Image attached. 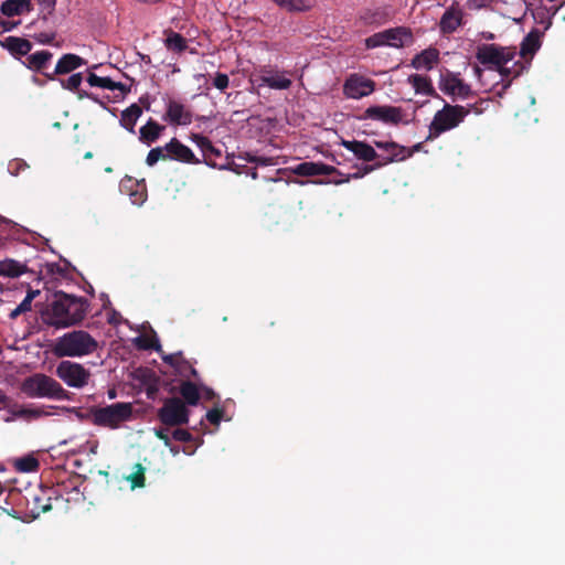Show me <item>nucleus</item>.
I'll list each match as a JSON object with an SVG mask.
<instances>
[{"label":"nucleus","instance_id":"nucleus-53","mask_svg":"<svg viewBox=\"0 0 565 565\" xmlns=\"http://www.w3.org/2000/svg\"><path fill=\"white\" fill-rule=\"evenodd\" d=\"M140 348L145 350L153 349L156 351H159L161 347L157 339H145L141 340Z\"/></svg>","mask_w":565,"mask_h":565},{"label":"nucleus","instance_id":"nucleus-44","mask_svg":"<svg viewBox=\"0 0 565 565\" xmlns=\"http://www.w3.org/2000/svg\"><path fill=\"white\" fill-rule=\"evenodd\" d=\"M383 45H387L385 31L375 33L365 40V46L367 49H375Z\"/></svg>","mask_w":565,"mask_h":565},{"label":"nucleus","instance_id":"nucleus-57","mask_svg":"<svg viewBox=\"0 0 565 565\" xmlns=\"http://www.w3.org/2000/svg\"><path fill=\"white\" fill-rule=\"evenodd\" d=\"M422 148H423V143L422 142H418V143L414 145L412 148H406L404 160L409 158V157H412L415 152L420 151Z\"/></svg>","mask_w":565,"mask_h":565},{"label":"nucleus","instance_id":"nucleus-61","mask_svg":"<svg viewBox=\"0 0 565 565\" xmlns=\"http://www.w3.org/2000/svg\"><path fill=\"white\" fill-rule=\"evenodd\" d=\"M31 306H32V301L24 298L21 303L19 305L20 309L23 310V312H28V311H31Z\"/></svg>","mask_w":565,"mask_h":565},{"label":"nucleus","instance_id":"nucleus-21","mask_svg":"<svg viewBox=\"0 0 565 565\" xmlns=\"http://www.w3.org/2000/svg\"><path fill=\"white\" fill-rule=\"evenodd\" d=\"M462 23V11L454 6L441 15L439 28L441 33L449 34L455 32Z\"/></svg>","mask_w":565,"mask_h":565},{"label":"nucleus","instance_id":"nucleus-3","mask_svg":"<svg viewBox=\"0 0 565 565\" xmlns=\"http://www.w3.org/2000/svg\"><path fill=\"white\" fill-rule=\"evenodd\" d=\"M21 392L30 398L70 399V392L44 373H34L25 377L21 383Z\"/></svg>","mask_w":565,"mask_h":565},{"label":"nucleus","instance_id":"nucleus-13","mask_svg":"<svg viewBox=\"0 0 565 565\" xmlns=\"http://www.w3.org/2000/svg\"><path fill=\"white\" fill-rule=\"evenodd\" d=\"M375 89V82L358 74L350 75L343 85V93L347 97L360 99L369 96Z\"/></svg>","mask_w":565,"mask_h":565},{"label":"nucleus","instance_id":"nucleus-16","mask_svg":"<svg viewBox=\"0 0 565 565\" xmlns=\"http://www.w3.org/2000/svg\"><path fill=\"white\" fill-rule=\"evenodd\" d=\"M163 119L175 126H188L192 122L193 115L183 104L170 99Z\"/></svg>","mask_w":565,"mask_h":565},{"label":"nucleus","instance_id":"nucleus-27","mask_svg":"<svg viewBox=\"0 0 565 565\" xmlns=\"http://www.w3.org/2000/svg\"><path fill=\"white\" fill-rule=\"evenodd\" d=\"M439 60V52L436 49L429 47L416 54L412 60V66L416 70H431Z\"/></svg>","mask_w":565,"mask_h":565},{"label":"nucleus","instance_id":"nucleus-64","mask_svg":"<svg viewBox=\"0 0 565 565\" xmlns=\"http://www.w3.org/2000/svg\"><path fill=\"white\" fill-rule=\"evenodd\" d=\"M170 448V451L173 456L178 455L180 452V449L178 446H173L171 443H170V446H168Z\"/></svg>","mask_w":565,"mask_h":565},{"label":"nucleus","instance_id":"nucleus-47","mask_svg":"<svg viewBox=\"0 0 565 565\" xmlns=\"http://www.w3.org/2000/svg\"><path fill=\"white\" fill-rule=\"evenodd\" d=\"M213 85L215 88L223 92L228 87L230 78L226 74L218 72L215 74V76L213 78Z\"/></svg>","mask_w":565,"mask_h":565},{"label":"nucleus","instance_id":"nucleus-26","mask_svg":"<svg viewBox=\"0 0 565 565\" xmlns=\"http://www.w3.org/2000/svg\"><path fill=\"white\" fill-rule=\"evenodd\" d=\"M263 84L273 89H288L292 82L285 76L284 72L264 71L260 75Z\"/></svg>","mask_w":565,"mask_h":565},{"label":"nucleus","instance_id":"nucleus-59","mask_svg":"<svg viewBox=\"0 0 565 565\" xmlns=\"http://www.w3.org/2000/svg\"><path fill=\"white\" fill-rule=\"evenodd\" d=\"M130 196L135 198L134 203H142L146 199L145 192H131Z\"/></svg>","mask_w":565,"mask_h":565},{"label":"nucleus","instance_id":"nucleus-46","mask_svg":"<svg viewBox=\"0 0 565 565\" xmlns=\"http://www.w3.org/2000/svg\"><path fill=\"white\" fill-rule=\"evenodd\" d=\"M223 415L224 411L222 408L214 407L206 413L205 417L212 425L218 426Z\"/></svg>","mask_w":565,"mask_h":565},{"label":"nucleus","instance_id":"nucleus-10","mask_svg":"<svg viewBox=\"0 0 565 565\" xmlns=\"http://www.w3.org/2000/svg\"><path fill=\"white\" fill-rule=\"evenodd\" d=\"M190 139L202 151L204 159L201 161L204 162L206 166L218 169L228 168L236 173H241V171L235 168L236 163L234 161L227 162L226 164L216 162V159L221 158L222 151L221 149L214 147L212 141L207 137L200 134H191Z\"/></svg>","mask_w":565,"mask_h":565},{"label":"nucleus","instance_id":"nucleus-41","mask_svg":"<svg viewBox=\"0 0 565 565\" xmlns=\"http://www.w3.org/2000/svg\"><path fill=\"white\" fill-rule=\"evenodd\" d=\"M502 77H518L520 76L523 71L525 70V66L521 62H516L512 67L505 66V64H502L501 67L495 68Z\"/></svg>","mask_w":565,"mask_h":565},{"label":"nucleus","instance_id":"nucleus-19","mask_svg":"<svg viewBox=\"0 0 565 565\" xmlns=\"http://www.w3.org/2000/svg\"><path fill=\"white\" fill-rule=\"evenodd\" d=\"M0 45L8 50L14 57L25 56L32 50V43L29 40L12 35L0 41Z\"/></svg>","mask_w":565,"mask_h":565},{"label":"nucleus","instance_id":"nucleus-49","mask_svg":"<svg viewBox=\"0 0 565 565\" xmlns=\"http://www.w3.org/2000/svg\"><path fill=\"white\" fill-rule=\"evenodd\" d=\"M181 367H182L183 373H184V374H181L182 376H191L194 380H199V372L186 360H184V359L182 360Z\"/></svg>","mask_w":565,"mask_h":565},{"label":"nucleus","instance_id":"nucleus-29","mask_svg":"<svg viewBox=\"0 0 565 565\" xmlns=\"http://www.w3.org/2000/svg\"><path fill=\"white\" fill-rule=\"evenodd\" d=\"M408 83L413 86L417 94H424L426 96L438 97L435 88L433 87L431 81L429 77L413 74L408 77Z\"/></svg>","mask_w":565,"mask_h":565},{"label":"nucleus","instance_id":"nucleus-34","mask_svg":"<svg viewBox=\"0 0 565 565\" xmlns=\"http://www.w3.org/2000/svg\"><path fill=\"white\" fill-rule=\"evenodd\" d=\"M52 53L49 51H38L28 56V67L34 71H42L47 62L52 58Z\"/></svg>","mask_w":565,"mask_h":565},{"label":"nucleus","instance_id":"nucleus-58","mask_svg":"<svg viewBox=\"0 0 565 565\" xmlns=\"http://www.w3.org/2000/svg\"><path fill=\"white\" fill-rule=\"evenodd\" d=\"M10 397H8L1 390H0V409L1 408H9L10 407Z\"/></svg>","mask_w":565,"mask_h":565},{"label":"nucleus","instance_id":"nucleus-52","mask_svg":"<svg viewBox=\"0 0 565 565\" xmlns=\"http://www.w3.org/2000/svg\"><path fill=\"white\" fill-rule=\"evenodd\" d=\"M20 23H21V21H10V20H6V19L0 17V28L2 29V32L12 31Z\"/></svg>","mask_w":565,"mask_h":565},{"label":"nucleus","instance_id":"nucleus-39","mask_svg":"<svg viewBox=\"0 0 565 565\" xmlns=\"http://www.w3.org/2000/svg\"><path fill=\"white\" fill-rule=\"evenodd\" d=\"M134 468L135 471L127 477V480L131 483V489L145 487V467L140 462H137Z\"/></svg>","mask_w":565,"mask_h":565},{"label":"nucleus","instance_id":"nucleus-18","mask_svg":"<svg viewBox=\"0 0 565 565\" xmlns=\"http://www.w3.org/2000/svg\"><path fill=\"white\" fill-rule=\"evenodd\" d=\"M341 145L347 150L351 151L356 159L364 162H375L379 158V153L375 151V149L365 141L342 139Z\"/></svg>","mask_w":565,"mask_h":565},{"label":"nucleus","instance_id":"nucleus-43","mask_svg":"<svg viewBox=\"0 0 565 565\" xmlns=\"http://www.w3.org/2000/svg\"><path fill=\"white\" fill-rule=\"evenodd\" d=\"M87 83L90 86H94V87H100V88L109 89V87L111 85V78H109V77H99L95 73L90 72V73H88V76H87Z\"/></svg>","mask_w":565,"mask_h":565},{"label":"nucleus","instance_id":"nucleus-50","mask_svg":"<svg viewBox=\"0 0 565 565\" xmlns=\"http://www.w3.org/2000/svg\"><path fill=\"white\" fill-rule=\"evenodd\" d=\"M200 394L205 401L212 402L218 399L217 394L209 386L200 385Z\"/></svg>","mask_w":565,"mask_h":565},{"label":"nucleus","instance_id":"nucleus-24","mask_svg":"<svg viewBox=\"0 0 565 565\" xmlns=\"http://www.w3.org/2000/svg\"><path fill=\"white\" fill-rule=\"evenodd\" d=\"M388 46L402 47L413 41L412 32L403 26L385 30Z\"/></svg>","mask_w":565,"mask_h":565},{"label":"nucleus","instance_id":"nucleus-37","mask_svg":"<svg viewBox=\"0 0 565 565\" xmlns=\"http://www.w3.org/2000/svg\"><path fill=\"white\" fill-rule=\"evenodd\" d=\"M39 460L33 456H24L15 460L14 467L20 472H33L39 469Z\"/></svg>","mask_w":565,"mask_h":565},{"label":"nucleus","instance_id":"nucleus-11","mask_svg":"<svg viewBox=\"0 0 565 565\" xmlns=\"http://www.w3.org/2000/svg\"><path fill=\"white\" fill-rule=\"evenodd\" d=\"M404 110L401 107L375 105L367 107L364 110L362 118L381 121L385 125L397 126L402 122H408V120H404Z\"/></svg>","mask_w":565,"mask_h":565},{"label":"nucleus","instance_id":"nucleus-4","mask_svg":"<svg viewBox=\"0 0 565 565\" xmlns=\"http://www.w3.org/2000/svg\"><path fill=\"white\" fill-rule=\"evenodd\" d=\"M469 114L470 109L467 107L446 103L440 110L435 113L426 141L434 140L441 134L458 127Z\"/></svg>","mask_w":565,"mask_h":565},{"label":"nucleus","instance_id":"nucleus-14","mask_svg":"<svg viewBox=\"0 0 565 565\" xmlns=\"http://www.w3.org/2000/svg\"><path fill=\"white\" fill-rule=\"evenodd\" d=\"M49 492V489L39 488L38 490L30 491L29 497H25L29 509L28 515L33 520L52 509L51 495Z\"/></svg>","mask_w":565,"mask_h":565},{"label":"nucleus","instance_id":"nucleus-63","mask_svg":"<svg viewBox=\"0 0 565 565\" xmlns=\"http://www.w3.org/2000/svg\"><path fill=\"white\" fill-rule=\"evenodd\" d=\"M24 313L22 309H20V307L18 306L15 309H13L9 317L10 319H17L20 315Z\"/></svg>","mask_w":565,"mask_h":565},{"label":"nucleus","instance_id":"nucleus-45","mask_svg":"<svg viewBox=\"0 0 565 565\" xmlns=\"http://www.w3.org/2000/svg\"><path fill=\"white\" fill-rule=\"evenodd\" d=\"M162 360L164 363L173 366L179 374H184L183 370L181 367V362L183 360L181 352L177 353V354H169V355L162 356Z\"/></svg>","mask_w":565,"mask_h":565},{"label":"nucleus","instance_id":"nucleus-9","mask_svg":"<svg viewBox=\"0 0 565 565\" xmlns=\"http://www.w3.org/2000/svg\"><path fill=\"white\" fill-rule=\"evenodd\" d=\"M55 374L67 386L74 388H83L88 384L90 379L89 370L85 369L82 364L70 360L61 361L56 365Z\"/></svg>","mask_w":565,"mask_h":565},{"label":"nucleus","instance_id":"nucleus-28","mask_svg":"<svg viewBox=\"0 0 565 565\" xmlns=\"http://www.w3.org/2000/svg\"><path fill=\"white\" fill-rule=\"evenodd\" d=\"M179 393L185 405L196 406L200 402V386L192 381H182L179 386Z\"/></svg>","mask_w":565,"mask_h":565},{"label":"nucleus","instance_id":"nucleus-40","mask_svg":"<svg viewBox=\"0 0 565 565\" xmlns=\"http://www.w3.org/2000/svg\"><path fill=\"white\" fill-rule=\"evenodd\" d=\"M237 158L241 160H244L246 162L255 163V164L262 166V167H268V166L276 164V162L274 161V158L255 156V154H252L250 152H241L237 156Z\"/></svg>","mask_w":565,"mask_h":565},{"label":"nucleus","instance_id":"nucleus-42","mask_svg":"<svg viewBox=\"0 0 565 565\" xmlns=\"http://www.w3.org/2000/svg\"><path fill=\"white\" fill-rule=\"evenodd\" d=\"M159 160H167L164 146L152 148L147 154L146 163L153 167Z\"/></svg>","mask_w":565,"mask_h":565},{"label":"nucleus","instance_id":"nucleus-25","mask_svg":"<svg viewBox=\"0 0 565 565\" xmlns=\"http://www.w3.org/2000/svg\"><path fill=\"white\" fill-rule=\"evenodd\" d=\"M86 63H87L86 60H84L83 57H81L76 54H72V53L64 54L57 61L55 70H54V74L60 75V74L71 73L74 70H76L83 65H86Z\"/></svg>","mask_w":565,"mask_h":565},{"label":"nucleus","instance_id":"nucleus-15","mask_svg":"<svg viewBox=\"0 0 565 565\" xmlns=\"http://www.w3.org/2000/svg\"><path fill=\"white\" fill-rule=\"evenodd\" d=\"M167 160H174L188 164H200L201 159L196 158L193 151L183 145L178 138H172L164 145Z\"/></svg>","mask_w":565,"mask_h":565},{"label":"nucleus","instance_id":"nucleus-23","mask_svg":"<svg viewBox=\"0 0 565 565\" xmlns=\"http://www.w3.org/2000/svg\"><path fill=\"white\" fill-rule=\"evenodd\" d=\"M164 129V126L158 124L154 119L150 118L146 125L140 127L139 140L140 142L150 146L160 138Z\"/></svg>","mask_w":565,"mask_h":565},{"label":"nucleus","instance_id":"nucleus-20","mask_svg":"<svg viewBox=\"0 0 565 565\" xmlns=\"http://www.w3.org/2000/svg\"><path fill=\"white\" fill-rule=\"evenodd\" d=\"M54 408V406H35V407H24L19 405H13L9 408L12 417L14 418H23L25 420L38 419L43 416H49L52 413L49 409Z\"/></svg>","mask_w":565,"mask_h":565},{"label":"nucleus","instance_id":"nucleus-1","mask_svg":"<svg viewBox=\"0 0 565 565\" xmlns=\"http://www.w3.org/2000/svg\"><path fill=\"white\" fill-rule=\"evenodd\" d=\"M88 310L89 301L85 297L60 290L42 310L41 317L45 324L55 329H65L82 323Z\"/></svg>","mask_w":565,"mask_h":565},{"label":"nucleus","instance_id":"nucleus-22","mask_svg":"<svg viewBox=\"0 0 565 565\" xmlns=\"http://www.w3.org/2000/svg\"><path fill=\"white\" fill-rule=\"evenodd\" d=\"M32 10L31 0H4L0 7L1 14L8 18L29 13Z\"/></svg>","mask_w":565,"mask_h":565},{"label":"nucleus","instance_id":"nucleus-6","mask_svg":"<svg viewBox=\"0 0 565 565\" xmlns=\"http://www.w3.org/2000/svg\"><path fill=\"white\" fill-rule=\"evenodd\" d=\"M376 148L384 151L383 154H379L376 161L372 164H365L360 168L355 173L351 174L353 179H360L364 175L381 169L394 161L404 160L406 147L401 146L394 141H374Z\"/></svg>","mask_w":565,"mask_h":565},{"label":"nucleus","instance_id":"nucleus-62","mask_svg":"<svg viewBox=\"0 0 565 565\" xmlns=\"http://www.w3.org/2000/svg\"><path fill=\"white\" fill-rule=\"evenodd\" d=\"M39 295H40V290L29 289L25 298L33 301V299L36 298Z\"/></svg>","mask_w":565,"mask_h":565},{"label":"nucleus","instance_id":"nucleus-54","mask_svg":"<svg viewBox=\"0 0 565 565\" xmlns=\"http://www.w3.org/2000/svg\"><path fill=\"white\" fill-rule=\"evenodd\" d=\"M483 104H488V100L486 99H480L479 102L477 103H473V104H467L465 107L469 108L470 109V113H475L477 115L481 114L483 111V108H482V105Z\"/></svg>","mask_w":565,"mask_h":565},{"label":"nucleus","instance_id":"nucleus-56","mask_svg":"<svg viewBox=\"0 0 565 565\" xmlns=\"http://www.w3.org/2000/svg\"><path fill=\"white\" fill-rule=\"evenodd\" d=\"M154 435L157 438L162 440L166 446H170L171 439L164 429H162V428L154 429Z\"/></svg>","mask_w":565,"mask_h":565},{"label":"nucleus","instance_id":"nucleus-38","mask_svg":"<svg viewBox=\"0 0 565 565\" xmlns=\"http://www.w3.org/2000/svg\"><path fill=\"white\" fill-rule=\"evenodd\" d=\"M361 20L365 24H382L385 22L386 15L380 9H375V10L366 9L361 13Z\"/></svg>","mask_w":565,"mask_h":565},{"label":"nucleus","instance_id":"nucleus-33","mask_svg":"<svg viewBox=\"0 0 565 565\" xmlns=\"http://www.w3.org/2000/svg\"><path fill=\"white\" fill-rule=\"evenodd\" d=\"M166 47L169 51L175 53H182L188 49L186 40L180 33H177L172 30L167 32V38L164 40Z\"/></svg>","mask_w":565,"mask_h":565},{"label":"nucleus","instance_id":"nucleus-55","mask_svg":"<svg viewBox=\"0 0 565 565\" xmlns=\"http://www.w3.org/2000/svg\"><path fill=\"white\" fill-rule=\"evenodd\" d=\"M75 413L79 419L90 422L94 425L93 406L86 412L75 411Z\"/></svg>","mask_w":565,"mask_h":565},{"label":"nucleus","instance_id":"nucleus-60","mask_svg":"<svg viewBox=\"0 0 565 565\" xmlns=\"http://www.w3.org/2000/svg\"><path fill=\"white\" fill-rule=\"evenodd\" d=\"M109 89H110V90H116V89H118V90H120V92H122V93H126V92H127V88H126L125 84H122V83H120V82H114L113 79H111V85H110Z\"/></svg>","mask_w":565,"mask_h":565},{"label":"nucleus","instance_id":"nucleus-51","mask_svg":"<svg viewBox=\"0 0 565 565\" xmlns=\"http://www.w3.org/2000/svg\"><path fill=\"white\" fill-rule=\"evenodd\" d=\"M38 1H39L42 12H45L46 14L53 13L55 6H56V0H38Z\"/></svg>","mask_w":565,"mask_h":565},{"label":"nucleus","instance_id":"nucleus-31","mask_svg":"<svg viewBox=\"0 0 565 565\" xmlns=\"http://www.w3.org/2000/svg\"><path fill=\"white\" fill-rule=\"evenodd\" d=\"M541 47V32L539 30L531 31L521 43L520 54L523 57L533 56Z\"/></svg>","mask_w":565,"mask_h":565},{"label":"nucleus","instance_id":"nucleus-36","mask_svg":"<svg viewBox=\"0 0 565 565\" xmlns=\"http://www.w3.org/2000/svg\"><path fill=\"white\" fill-rule=\"evenodd\" d=\"M82 82H83L82 73H76V74L71 75L67 79H61V85L63 88L68 89L71 92L77 90L79 98H84V97L92 98L90 94L83 92V90H78V87L81 86Z\"/></svg>","mask_w":565,"mask_h":565},{"label":"nucleus","instance_id":"nucleus-2","mask_svg":"<svg viewBox=\"0 0 565 565\" xmlns=\"http://www.w3.org/2000/svg\"><path fill=\"white\" fill-rule=\"evenodd\" d=\"M98 342L87 331L73 330L55 340L52 352L57 358H75L94 353Z\"/></svg>","mask_w":565,"mask_h":565},{"label":"nucleus","instance_id":"nucleus-8","mask_svg":"<svg viewBox=\"0 0 565 565\" xmlns=\"http://www.w3.org/2000/svg\"><path fill=\"white\" fill-rule=\"evenodd\" d=\"M516 54L515 47L497 44H481L477 47L476 58L482 65L501 67L512 61Z\"/></svg>","mask_w":565,"mask_h":565},{"label":"nucleus","instance_id":"nucleus-48","mask_svg":"<svg viewBox=\"0 0 565 565\" xmlns=\"http://www.w3.org/2000/svg\"><path fill=\"white\" fill-rule=\"evenodd\" d=\"M172 437H173V439L181 441V443H190L193 440L192 434H190L188 430L182 429V428H177L172 433Z\"/></svg>","mask_w":565,"mask_h":565},{"label":"nucleus","instance_id":"nucleus-35","mask_svg":"<svg viewBox=\"0 0 565 565\" xmlns=\"http://www.w3.org/2000/svg\"><path fill=\"white\" fill-rule=\"evenodd\" d=\"M277 6L281 9H285L289 12L294 11H306L309 10L315 0H273Z\"/></svg>","mask_w":565,"mask_h":565},{"label":"nucleus","instance_id":"nucleus-32","mask_svg":"<svg viewBox=\"0 0 565 565\" xmlns=\"http://www.w3.org/2000/svg\"><path fill=\"white\" fill-rule=\"evenodd\" d=\"M28 271V267L14 259L0 260V276L15 278Z\"/></svg>","mask_w":565,"mask_h":565},{"label":"nucleus","instance_id":"nucleus-5","mask_svg":"<svg viewBox=\"0 0 565 565\" xmlns=\"http://www.w3.org/2000/svg\"><path fill=\"white\" fill-rule=\"evenodd\" d=\"M132 404L118 402L105 407L93 406L94 425L117 429L132 417Z\"/></svg>","mask_w":565,"mask_h":565},{"label":"nucleus","instance_id":"nucleus-17","mask_svg":"<svg viewBox=\"0 0 565 565\" xmlns=\"http://www.w3.org/2000/svg\"><path fill=\"white\" fill-rule=\"evenodd\" d=\"M291 172L300 177L341 174L337 168L322 162L305 161L291 168Z\"/></svg>","mask_w":565,"mask_h":565},{"label":"nucleus","instance_id":"nucleus-7","mask_svg":"<svg viewBox=\"0 0 565 565\" xmlns=\"http://www.w3.org/2000/svg\"><path fill=\"white\" fill-rule=\"evenodd\" d=\"M157 415L163 425L179 427L189 423L190 411L180 397H168Z\"/></svg>","mask_w":565,"mask_h":565},{"label":"nucleus","instance_id":"nucleus-30","mask_svg":"<svg viewBox=\"0 0 565 565\" xmlns=\"http://www.w3.org/2000/svg\"><path fill=\"white\" fill-rule=\"evenodd\" d=\"M142 115V109L139 105L132 104L121 111L120 125L129 132L135 134V126L139 117Z\"/></svg>","mask_w":565,"mask_h":565},{"label":"nucleus","instance_id":"nucleus-12","mask_svg":"<svg viewBox=\"0 0 565 565\" xmlns=\"http://www.w3.org/2000/svg\"><path fill=\"white\" fill-rule=\"evenodd\" d=\"M439 88L446 95L454 98L467 99L475 95L470 85L465 83L458 74L448 72L446 75H441L439 82Z\"/></svg>","mask_w":565,"mask_h":565}]
</instances>
